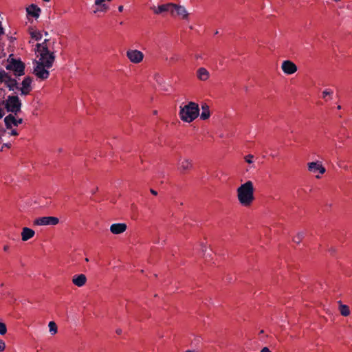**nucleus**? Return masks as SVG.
I'll use <instances>...</instances> for the list:
<instances>
[{"label":"nucleus","instance_id":"nucleus-37","mask_svg":"<svg viewBox=\"0 0 352 352\" xmlns=\"http://www.w3.org/2000/svg\"><path fill=\"white\" fill-rule=\"evenodd\" d=\"M261 352H271L267 347H264L261 349Z\"/></svg>","mask_w":352,"mask_h":352},{"label":"nucleus","instance_id":"nucleus-9","mask_svg":"<svg viewBox=\"0 0 352 352\" xmlns=\"http://www.w3.org/2000/svg\"><path fill=\"white\" fill-rule=\"evenodd\" d=\"M281 69L286 74L290 75L297 71V66L291 60H284L281 65Z\"/></svg>","mask_w":352,"mask_h":352},{"label":"nucleus","instance_id":"nucleus-24","mask_svg":"<svg viewBox=\"0 0 352 352\" xmlns=\"http://www.w3.org/2000/svg\"><path fill=\"white\" fill-rule=\"evenodd\" d=\"M340 314L343 316H347L350 314L349 307L347 305L340 304L339 307Z\"/></svg>","mask_w":352,"mask_h":352},{"label":"nucleus","instance_id":"nucleus-52","mask_svg":"<svg viewBox=\"0 0 352 352\" xmlns=\"http://www.w3.org/2000/svg\"><path fill=\"white\" fill-rule=\"evenodd\" d=\"M5 146L9 147V145L7 144H6Z\"/></svg>","mask_w":352,"mask_h":352},{"label":"nucleus","instance_id":"nucleus-3","mask_svg":"<svg viewBox=\"0 0 352 352\" xmlns=\"http://www.w3.org/2000/svg\"><path fill=\"white\" fill-rule=\"evenodd\" d=\"M25 64L20 59L9 58L8 64L6 68L7 70L12 71L16 76H21L25 74Z\"/></svg>","mask_w":352,"mask_h":352},{"label":"nucleus","instance_id":"nucleus-14","mask_svg":"<svg viewBox=\"0 0 352 352\" xmlns=\"http://www.w3.org/2000/svg\"><path fill=\"white\" fill-rule=\"evenodd\" d=\"M26 12L28 15H30L35 19H38L41 12V10L35 4H31L26 8Z\"/></svg>","mask_w":352,"mask_h":352},{"label":"nucleus","instance_id":"nucleus-43","mask_svg":"<svg viewBox=\"0 0 352 352\" xmlns=\"http://www.w3.org/2000/svg\"><path fill=\"white\" fill-rule=\"evenodd\" d=\"M121 332H122V330H121V329H117V330H116V333H117L118 334H120V333H121Z\"/></svg>","mask_w":352,"mask_h":352},{"label":"nucleus","instance_id":"nucleus-11","mask_svg":"<svg viewBox=\"0 0 352 352\" xmlns=\"http://www.w3.org/2000/svg\"><path fill=\"white\" fill-rule=\"evenodd\" d=\"M4 122L6 128L9 129L12 128V124L17 126L19 124H21L23 119H16L12 114H9L4 118Z\"/></svg>","mask_w":352,"mask_h":352},{"label":"nucleus","instance_id":"nucleus-29","mask_svg":"<svg viewBox=\"0 0 352 352\" xmlns=\"http://www.w3.org/2000/svg\"><path fill=\"white\" fill-rule=\"evenodd\" d=\"M7 332V327L5 323L0 322V334L5 335Z\"/></svg>","mask_w":352,"mask_h":352},{"label":"nucleus","instance_id":"nucleus-31","mask_svg":"<svg viewBox=\"0 0 352 352\" xmlns=\"http://www.w3.org/2000/svg\"><path fill=\"white\" fill-rule=\"evenodd\" d=\"M252 159H253V155H248L245 157V160L248 164H252L253 162Z\"/></svg>","mask_w":352,"mask_h":352},{"label":"nucleus","instance_id":"nucleus-39","mask_svg":"<svg viewBox=\"0 0 352 352\" xmlns=\"http://www.w3.org/2000/svg\"><path fill=\"white\" fill-rule=\"evenodd\" d=\"M150 192L153 195H157V192L153 189H150Z\"/></svg>","mask_w":352,"mask_h":352},{"label":"nucleus","instance_id":"nucleus-6","mask_svg":"<svg viewBox=\"0 0 352 352\" xmlns=\"http://www.w3.org/2000/svg\"><path fill=\"white\" fill-rule=\"evenodd\" d=\"M59 223V219L55 217H43L35 219L34 224L37 226H55Z\"/></svg>","mask_w":352,"mask_h":352},{"label":"nucleus","instance_id":"nucleus-20","mask_svg":"<svg viewBox=\"0 0 352 352\" xmlns=\"http://www.w3.org/2000/svg\"><path fill=\"white\" fill-rule=\"evenodd\" d=\"M192 167V161L189 159H185L179 162V169L182 172L190 170Z\"/></svg>","mask_w":352,"mask_h":352},{"label":"nucleus","instance_id":"nucleus-32","mask_svg":"<svg viewBox=\"0 0 352 352\" xmlns=\"http://www.w3.org/2000/svg\"><path fill=\"white\" fill-rule=\"evenodd\" d=\"M6 72L4 70L0 71V82H4Z\"/></svg>","mask_w":352,"mask_h":352},{"label":"nucleus","instance_id":"nucleus-23","mask_svg":"<svg viewBox=\"0 0 352 352\" xmlns=\"http://www.w3.org/2000/svg\"><path fill=\"white\" fill-rule=\"evenodd\" d=\"M6 85L10 91H13L14 89H19L18 87L17 81L15 79H12L10 82H8L6 83Z\"/></svg>","mask_w":352,"mask_h":352},{"label":"nucleus","instance_id":"nucleus-4","mask_svg":"<svg viewBox=\"0 0 352 352\" xmlns=\"http://www.w3.org/2000/svg\"><path fill=\"white\" fill-rule=\"evenodd\" d=\"M21 102L17 96H8L5 102V107L8 112L16 115L21 111Z\"/></svg>","mask_w":352,"mask_h":352},{"label":"nucleus","instance_id":"nucleus-38","mask_svg":"<svg viewBox=\"0 0 352 352\" xmlns=\"http://www.w3.org/2000/svg\"><path fill=\"white\" fill-rule=\"evenodd\" d=\"M9 249H10L9 245H4V246H3V250H4L5 252H8V251H9Z\"/></svg>","mask_w":352,"mask_h":352},{"label":"nucleus","instance_id":"nucleus-40","mask_svg":"<svg viewBox=\"0 0 352 352\" xmlns=\"http://www.w3.org/2000/svg\"><path fill=\"white\" fill-rule=\"evenodd\" d=\"M123 8H124L123 6H118V11L119 12H122L123 11Z\"/></svg>","mask_w":352,"mask_h":352},{"label":"nucleus","instance_id":"nucleus-27","mask_svg":"<svg viewBox=\"0 0 352 352\" xmlns=\"http://www.w3.org/2000/svg\"><path fill=\"white\" fill-rule=\"evenodd\" d=\"M30 35L32 38L35 39L36 41H40L42 38V34L39 31H32L30 32Z\"/></svg>","mask_w":352,"mask_h":352},{"label":"nucleus","instance_id":"nucleus-46","mask_svg":"<svg viewBox=\"0 0 352 352\" xmlns=\"http://www.w3.org/2000/svg\"><path fill=\"white\" fill-rule=\"evenodd\" d=\"M170 60H175L176 59H175V58H173H173H170Z\"/></svg>","mask_w":352,"mask_h":352},{"label":"nucleus","instance_id":"nucleus-10","mask_svg":"<svg viewBox=\"0 0 352 352\" xmlns=\"http://www.w3.org/2000/svg\"><path fill=\"white\" fill-rule=\"evenodd\" d=\"M173 3H168L166 4H162L159 6L157 8L153 6L151 9L153 10L154 13L156 14H160L164 12H170L171 15L173 16Z\"/></svg>","mask_w":352,"mask_h":352},{"label":"nucleus","instance_id":"nucleus-34","mask_svg":"<svg viewBox=\"0 0 352 352\" xmlns=\"http://www.w3.org/2000/svg\"><path fill=\"white\" fill-rule=\"evenodd\" d=\"M5 348H6L5 342L3 340L0 339V351H4Z\"/></svg>","mask_w":352,"mask_h":352},{"label":"nucleus","instance_id":"nucleus-49","mask_svg":"<svg viewBox=\"0 0 352 352\" xmlns=\"http://www.w3.org/2000/svg\"><path fill=\"white\" fill-rule=\"evenodd\" d=\"M186 352H193V351H190V350H188V351H186Z\"/></svg>","mask_w":352,"mask_h":352},{"label":"nucleus","instance_id":"nucleus-15","mask_svg":"<svg viewBox=\"0 0 352 352\" xmlns=\"http://www.w3.org/2000/svg\"><path fill=\"white\" fill-rule=\"evenodd\" d=\"M173 15L175 14V12H176V14L178 16H182L183 19L188 18V13L186 9L184 6L173 3Z\"/></svg>","mask_w":352,"mask_h":352},{"label":"nucleus","instance_id":"nucleus-18","mask_svg":"<svg viewBox=\"0 0 352 352\" xmlns=\"http://www.w3.org/2000/svg\"><path fill=\"white\" fill-rule=\"evenodd\" d=\"M35 234V232L29 228L25 227L22 230L21 239L23 241H26L32 238Z\"/></svg>","mask_w":352,"mask_h":352},{"label":"nucleus","instance_id":"nucleus-21","mask_svg":"<svg viewBox=\"0 0 352 352\" xmlns=\"http://www.w3.org/2000/svg\"><path fill=\"white\" fill-rule=\"evenodd\" d=\"M197 78L200 80L205 81L209 78V72L204 67H200L197 72Z\"/></svg>","mask_w":352,"mask_h":352},{"label":"nucleus","instance_id":"nucleus-36","mask_svg":"<svg viewBox=\"0 0 352 352\" xmlns=\"http://www.w3.org/2000/svg\"><path fill=\"white\" fill-rule=\"evenodd\" d=\"M11 135L16 136L18 135V132L16 130H12L10 132Z\"/></svg>","mask_w":352,"mask_h":352},{"label":"nucleus","instance_id":"nucleus-22","mask_svg":"<svg viewBox=\"0 0 352 352\" xmlns=\"http://www.w3.org/2000/svg\"><path fill=\"white\" fill-rule=\"evenodd\" d=\"M202 112L200 115L201 119L206 120L210 118V112L208 105L204 104L201 105Z\"/></svg>","mask_w":352,"mask_h":352},{"label":"nucleus","instance_id":"nucleus-16","mask_svg":"<svg viewBox=\"0 0 352 352\" xmlns=\"http://www.w3.org/2000/svg\"><path fill=\"white\" fill-rule=\"evenodd\" d=\"M55 60V55H48V56H44V58H43L41 56L40 57V59L38 61H40L43 63L44 66L46 67L47 69H50L52 67L54 62Z\"/></svg>","mask_w":352,"mask_h":352},{"label":"nucleus","instance_id":"nucleus-51","mask_svg":"<svg viewBox=\"0 0 352 352\" xmlns=\"http://www.w3.org/2000/svg\"><path fill=\"white\" fill-rule=\"evenodd\" d=\"M263 333V330H261V331H260V333Z\"/></svg>","mask_w":352,"mask_h":352},{"label":"nucleus","instance_id":"nucleus-48","mask_svg":"<svg viewBox=\"0 0 352 352\" xmlns=\"http://www.w3.org/2000/svg\"><path fill=\"white\" fill-rule=\"evenodd\" d=\"M89 261V258H85V261L88 262Z\"/></svg>","mask_w":352,"mask_h":352},{"label":"nucleus","instance_id":"nucleus-19","mask_svg":"<svg viewBox=\"0 0 352 352\" xmlns=\"http://www.w3.org/2000/svg\"><path fill=\"white\" fill-rule=\"evenodd\" d=\"M37 50L40 52V56L44 58V56L54 54V52H50L47 46H43V44H36Z\"/></svg>","mask_w":352,"mask_h":352},{"label":"nucleus","instance_id":"nucleus-2","mask_svg":"<svg viewBox=\"0 0 352 352\" xmlns=\"http://www.w3.org/2000/svg\"><path fill=\"white\" fill-rule=\"evenodd\" d=\"M179 116L181 120L186 122H191L199 116V107L198 104L189 102L184 106H180Z\"/></svg>","mask_w":352,"mask_h":352},{"label":"nucleus","instance_id":"nucleus-41","mask_svg":"<svg viewBox=\"0 0 352 352\" xmlns=\"http://www.w3.org/2000/svg\"><path fill=\"white\" fill-rule=\"evenodd\" d=\"M48 41V39H45V41L41 43L43 44V46H47V42Z\"/></svg>","mask_w":352,"mask_h":352},{"label":"nucleus","instance_id":"nucleus-50","mask_svg":"<svg viewBox=\"0 0 352 352\" xmlns=\"http://www.w3.org/2000/svg\"><path fill=\"white\" fill-rule=\"evenodd\" d=\"M336 2L340 1V0H333Z\"/></svg>","mask_w":352,"mask_h":352},{"label":"nucleus","instance_id":"nucleus-30","mask_svg":"<svg viewBox=\"0 0 352 352\" xmlns=\"http://www.w3.org/2000/svg\"><path fill=\"white\" fill-rule=\"evenodd\" d=\"M333 94V91L331 89H325L322 92V98H326L327 96H331Z\"/></svg>","mask_w":352,"mask_h":352},{"label":"nucleus","instance_id":"nucleus-1","mask_svg":"<svg viewBox=\"0 0 352 352\" xmlns=\"http://www.w3.org/2000/svg\"><path fill=\"white\" fill-rule=\"evenodd\" d=\"M254 186L251 181H247L237 188V197L241 205L249 206L254 199Z\"/></svg>","mask_w":352,"mask_h":352},{"label":"nucleus","instance_id":"nucleus-17","mask_svg":"<svg viewBox=\"0 0 352 352\" xmlns=\"http://www.w3.org/2000/svg\"><path fill=\"white\" fill-rule=\"evenodd\" d=\"M86 281L87 277L82 274L75 275L72 278V283L78 287H82L86 283Z\"/></svg>","mask_w":352,"mask_h":352},{"label":"nucleus","instance_id":"nucleus-47","mask_svg":"<svg viewBox=\"0 0 352 352\" xmlns=\"http://www.w3.org/2000/svg\"><path fill=\"white\" fill-rule=\"evenodd\" d=\"M337 108H338V109H341V106L338 105Z\"/></svg>","mask_w":352,"mask_h":352},{"label":"nucleus","instance_id":"nucleus-25","mask_svg":"<svg viewBox=\"0 0 352 352\" xmlns=\"http://www.w3.org/2000/svg\"><path fill=\"white\" fill-rule=\"evenodd\" d=\"M305 233L304 232H299L294 237V242L296 243H300V242L302 240V239L305 237Z\"/></svg>","mask_w":352,"mask_h":352},{"label":"nucleus","instance_id":"nucleus-26","mask_svg":"<svg viewBox=\"0 0 352 352\" xmlns=\"http://www.w3.org/2000/svg\"><path fill=\"white\" fill-rule=\"evenodd\" d=\"M48 327L50 329V332L52 335H54L55 333H57V326H56V324L54 321L50 322Z\"/></svg>","mask_w":352,"mask_h":352},{"label":"nucleus","instance_id":"nucleus-33","mask_svg":"<svg viewBox=\"0 0 352 352\" xmlns=\"http://www.w3.org/2000/svg\"><path fill=\"white\" fill-rule=\"evenodd\" d=\"M13 78L11 77V76L6 72V76H5V80H4V82L5 84L7 83L8 82H10Z\"/></svg>","mask_w":352,"mask_h":352},{"label":"nucleus","instance_id":"nucleus-7","mask_svg":"<svg viewBox=\"0 0 352 352\" xmlns=\"http://www.w3.org/2000/svg\"><path fill=\"white\" fill-rule=\"evenodd\" d=\"M126 56L131 62L139 63L143 60L144 54L139 50H129L126 52Z\"/></svg>","mask_w":352,"mask_h":352},{"label":"nucleus","instance_id":"nucleus-28","mask_svg":"<svg viewBox=\"0 0 352 352\" xmlns=\"http://www.w3.org/2000/svg\"><path fill=\"white\" fill-rule=\"evenodd\" d=\"M108 10H109V6L105 3H102V5L100 6V8H97L96 10L94 11V12L96 13L98 11L106 12Z\"/></svg>","mask_w":352,"mask_h":352},{"label":"nucleus","instance_id":"nucleus-5","mask_svg":"<svg viewBox=\"0 0 352 352\" xmlns=\"http://www.w3.org/2000/svg\"><path fill=\"white\" fill-rule=\"evenodd\" d=\"M34 74L41 80H45L50 76V72L47 70L45 66L40 61L34 60Z\"/></svg>","mask_w":352,"mask_h":352},{"label":"nucleus","instance_id":"nucleus-44","mask_svg":"<svg viewBox=\"0 0 352 352\" xmlns=\"http://www.w3.org/2000/svg\"><path fill=\"white\" fill-rule=\"evenodd\" d=\"M44 34H45V36H48V32L45 31V32H44Z\"/></svg>","mask_w":352,"mask_h":352},{"label":"nucleus","instance_id":"nucleus-13","mask_svg":"<svg viewBox=\"0 0 352 352\" xmlns=\"http://www.w3.org/2000/svg\"><path fill=\"white\" fill-rule=\"evenodd\" d=\"M127 228L126 224L124 223H113L110 226V231L114 234H122L126 231Z\"/></svg>","mask_w":352,"mask_h":352},{"label":"nucleus","instance_id":"nucleus-8","mask_svg":"<svg viewBox=\"0 0 352 352\" xmlns=\"http://www.w3.org/2000/svg\"><path fill=\"white\" fill-rule=\"evenodd\" d=\"M32 78L30 76H26L24 78V79L22 81V87L19 88L21 91V94L27 96L30 94V92L32 91Z\"/></svg>","mask_w":352,"mask_h":352},{"label":"nucleus","instance_id":"nucleus-35","mask_svg":"<svg viewBox=\"0 0 352 352\" xmlns=\"http://www.w3.org/2000/svg\"><path fill=\"white\" fill-rule=\"evenodd\" d=\"M104 1L105 0H95L94 3H95L96 6H100V5L104 3Z\"/></svg>","mask_w":352,"mask_h":352},{"label":"nucleus","instance_id":"nucleus-45","mask_svg":"<svg viewBox=\"0 0 352 352\" xmlns=\"http://www.w3.org/2000/svg\"><path fill=\"white\" fill-rule=\"evenodd\" d=\"M196 58H201V56H200L199 55H197V56H196Z\"/></svg>","mask_w":352,"mask_h":352},{"label":"nucleus","instance_id":"nucleus-42","mask_svg":"<svg viewBox=\"0 0 352 352\" xmlns=\"http://www.w3.org/2000/svg\"><path fill=\"white\" fill-rule=\"evenodd\" d=\"M98 188H96V189L93 190L91 191V193H92V194L96 193V192L98 190Z\"/></svg>","mask_w":352,"mask_h":352},{"label":"nucleus","instance_id":"nucleus-12","mask_svg":"<svg viewBox=\"0 0 352 352\" xmlns=\"http://www.w3.org/2000/svg\"><path fill=\"white\" fill-rule=\"evenodd\" d=\"M307 166L309 170L313 173L318 172L320 174H324L326 171L325 168L319 162H309Z\"/></svg>","mask_w":352,"mask_h":352}]
</instances>
